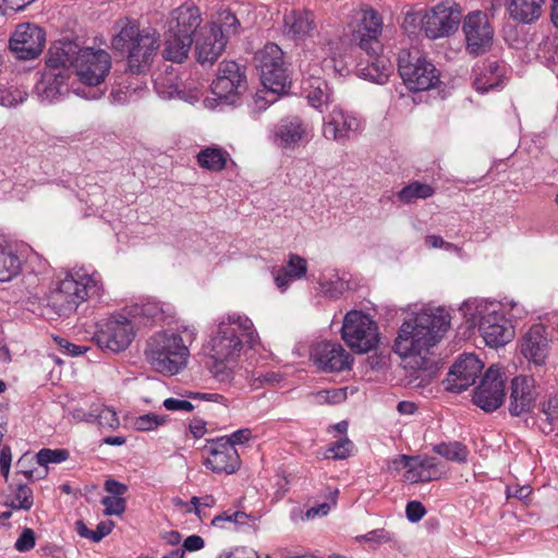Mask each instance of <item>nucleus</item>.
Instances as JSON below:
<instances>
[{
	"mask_svg": "<svg viewBox=\"0 0 558 558\" xmlns=\"http://www.w3.org/2000/svg\"><path fill=\"white\" fill-rule=\"evenodd\" d=\"M449 326L450 316L444 308H424L401 325L395 348L398 354L414 357L417 367L409 375L412 387L424 388L438 376L437 364L422 353L434 347Z\"/></svg>",
	"mask_w": 558,
	"mask_h": 558,
	"instance_id": "1",
	"label": "nucleus"
},
{
	"mask_svg": "<svg viewBox=\"0 0 558 558\" xmlns=\"http://www.w3.org/2000/svg\"><path fill=\"white\" fill-rule=\"evenodd\" d=\"M257 332L252 320L239 314H229L222 318L211 331L205 345L208 356L213 360L210 371L219 381H230L233 368L244 344L253 348Z\"/></svg>",
	"mask_w": 558,
	"mask_h": 558,
	"instance_id": "2",
	"label": "nucleus"
},
{
	"mask_svg": "<svg viewBox=\"0 0 558 558\" xmlns=\"http://www.w3.org/2000/svg\"><path fill=\"white\" fill-rule=\"evenodd\" d=\"M74 52L75 47L68 43H53L49 48L46 68L34 87V93L41 102L59 101L71 89L86 99H98L101 96L98 90L86 93L85 89L74 87V83L70 82L72 70L66 66V61Z\"/></svg>",
	"mask_w": 558,
	"mask_h": 558,
	"instance_id": "3",
	"label": "nucleus"
},
{
	"mask_svg": "<svg viewBox=\"0 0 558 558\" xmlns=\"http://www.w3.org/2000/svg\"><path fill=\"white\" fill-rule=\"evenodd\" d=\"M102 283L97 272H69L47 294V307L59 317H70L81 304L99 296Z\"/></svg>",
	"mask_w": 558,
	"mask_h": 558,
	"instance_id": "4",
	"label": "nucleus"
},
{
	"mask_svg": "<svg viewBox=\"0 0 558 558\" xmlns=\"http://www.w3.org/2000/svg\"><path fill=\"white\" fill-rule=\"evenodd\" d=\"M111 45L116 51L126 56L128 70L138 74L149 66L160 47V36L151 27L141 29L137 24L128 23L112 38Z\"/></svg>",
	"mask_w": 558,
	"mask_h": 558,
	"instance_id": "5",
	"label": "nucleus"
},
{
	"mask_svg": "<svg viewBox=\"0 0 558 558\" xmlns=\"http://www.w3.org/2000/svg\"><path fill=\"white\" fill-rule=\"evenodd\" d=\"M461 312L470 327H477L485 343L493 348L510 342L514 330L500 313V304L484 300L465 301Z\"/></svg>",
	"mask_w": 558,
	"mask_h": 558,
	"instance_id": "6",
	"label": "nucleus"
},
{
	"mask_svg": "<svg viewBox=\"0 0 558 558\" xmlns=\"http://www.w3.org/2000/svg\"><path fill=\"white\" fill-rule=\"evenodd\" d=\"M145 354L153 369L171 376L186 366L190 350L180 335L158 332L149 339Z\"/></svg>",
	"mask_w": 558,
	"mask_h": 558,
	"instance_id": "7",
	"label": "nucleus"
},
{
	"mask_svg": "<svg viewBox=\"0 0 558 558\" xmlns=\"http://www.w3.org/2000/svg\"><path fill=\"white\" fill-rule=\"evenodd\" d=\"M56 43H68L75 47V52L66 61V66L74 69L81 84L85 87H96V90L102 94V90L98 87L105 82L111 69L110 54L102 49L82 48L76 41L70 39H60ZM94 90L92 89L88 93Z\"/></svg>",
	"mask_w": 558,
	"mask_h": 558,
	"instance_id": "8",
	"label": "nucleus"
},
{
	"mask_svg": "<svg viewBox=\"0 0 558 558\" xmlns=\"http://www.w3.org/2000/svg\"><path fill=\"white\" fill-rule=\"evenodd\" d=\"M398 71L405 86L413 92L427 90L439 82L437 69L418 50H401Z\"/></svg>",
	"mask_w": 558,
	"mask_h": 558,
	"instance_id": "9",
	"label": "nucleus"
},
{
	"mask_svg": "<svg viewBox=\"0 0 558 558\" xmlns=\"http://www.w3.org/2000/svg\"><path fill=\"white\" fill-rule=\"evenodd\" d=\"M341 336L344 342L356 353H367L379 342L376 323L361 311H350L343 318Z\"/></svg>",
	"mask_w": 558,
	"mask_h": 558,
	"instance_id": "10",
	"label": "nucleus"
},
{
	"mask_svg": "<svg viewBox=\"0 0 558 558\" xmlns=\"http://www.w3.org/2000/svg\"><path fill=\"white\" fill-rule=\"evenodd\" d=\"M135 337L134 324L123 313H113L97 324L94 339L98 347L113 353L129 348Z\"/></svg>",
	"mask_w": 558,
	"mask_h": 558,
	"instance_id": "11",
	"label": "nucleus"
},
{
	"mask_svg": "<svg viewBox=\"0 0 558 558\" xmlns=\"http://www.w3.org/2000/svg\"><path fill=\"white\" fill-rule=\"evenodd\" d=\"M254 59L264 86L276 94L283 92L289 85V76L281 48L274 43H269L256 52Z\"/></svg>",
	"mask_w": 558,
	"mask_h": 558,
	"instance_id": "12",
	"label": "nucleus"
},
{
	"mask_svg": "<svg viewBox=\"0 0 558 558\" xmlns=\"http://www.w3.org/2000/svg\"><path fill=\"white\" fill-rule=\"evenodd\" d=\"M420 21L428 38L446 37L458 29L461 10L453 2H440L420 17Z\"/></svg>",
	"mask_w": 558,
	"mask_h": 558,
	"instance_id": "13",
	"label": "nucleus"
},
{
	"mask_svg": "<svg viewBox=\"0 0 558 558\" xmlns=\"http://www.w3.org/2000/svg\"><path fill=\"white\" fill-rule=\"evenodd\" d=\"M45 45V31L32 23L17 25L9 41L11 51L20 60L36 59L43 52Z\"/></svg>",
	"mask_w": 558,
	"mask_h": 558,
	"instance_id": "14",
	"label": "nucleus"
},
{
	"mask_svg": "<svg viewBox=\"0 0 558 558\" xmlns=\"http://www.w3.org/2000/svg\"><path fill=\"white\" fill-rule=\"evenodd\" d=\"M505 378L497 365H492L484 374L473 393V402L485 412L500 408L505 400Z\"/></svg>",
	"mask_w": 558,
	"mask_h": 558,
	"instance_id": "15",
	"label": "nucleus"
},
{
	"mask_svg": "<svg viewBox=\"0 0 558 558\" xmlns=\"http://www.w3.org/2000/svg\"><path fill=\"white\" fill-rule=\"evenodd\" d=\"M210 88L219 100L232 102L233 97L246 89L244 69L234 61L221 62Z\"/></svg>",
	"mask_w": 558,
	"mask_h": 558,
	"instance_id": "16",
	"label": "nucleus"
},
{
	"mask_svg": "<svg viewBox=\"0 0 558 558\" xmlns=\"http://www.w3.org/2000/svg\"><path fill=\"white\" fill-rule=\"evenodd\" d=\"M466 50L474 56L485 53L493 45L494 29L481 11L469 13L463 22Z\"/></svg>",
	"mask_w": 558,
	"mask_h": 558,
	"instance_id": "17",
	"label": "nucleus"
},
{
	"mask_svg": "<svg viewBox=\"0 0 558 558\" xmlns=\"http://www.w3.org/2000/svg\"><path fill=\"white\" fill-rule=\"evenodd\" d=\"M204 452L207 453L204 465L214 473L233 474L240 469L239 452L226 437L210 440Z\"/></svg>",
	"mask_w": 558,
	"mask_h": 558,
	"instance_id": "18",
	"label": "nucleus"
},
{
	"mask_svg": "<svg viewBox=\"0 0 558 558\" xmlns=\"http://www.w3.org/2000/svg\"><path fill=\"white\" fill-rule=\"evenodd\" d=\"M314 364L326 373H340L351 368L352 355L338 342L322 341L311 351Z\"/></svg>",
	"mask_w": 558,
	"mask_h": 558,
	"instance_id": "19",
	"label": "nucleus"
},
{
	"mask_svg": "<svg viewBox=\"0 0 558 558\" xmlns=\"http://www.w3.org/2000/svg\"><path fill=\"white\" fill-rule=\"evenodd\" d=\"M383 32V20L374 9L362 11V16L356 29L353 32V40L368 56L381 52L383 46L379 37Z\"/></svg>",
	"mask_w": 558,
	"mask_h": 558,
	"instance_id": "20",
	"label": "nucleus"
},
{
	"mask_svg": "<svg viewBox=\"0 0 558 558\" xmlns=\"http://www.w3.org/2000/svg\"><path fill=\"white\" fill-rule=\"evenodd\" d=\"M484 364L475 354L461 356L450 368L447 376V389L462 392L472 386L482 373Z\"/></svg>",
	"mask_w": 558,
	"mask_h": 558,
	"instance_id": "21",
	"label": "nucleus"
},
{
	"mask_svg": "<svg viewBox=\"0 0 558 558\" xmlns=\"http://www.w3.org/2000/svg\"><path fill=\"white\" fill-rule=\"evenodd\" d=\"M539 392L531 376H517L511 380L509 412L512 416L529 413L535 405Z\"/></svg>",
	"mask_w": 558,
	"mask_h": 558,
	"instance_id": "22",
	"label": "nucleus"
},
{
	"mask_svg": "<svg viewBox=\"0 0 558 558\" xmlns=\"http://www.w3.org/2000/svg\"><path fill=\"white\" fill-rule=\"evenodd\" d=\"M308 125L296 116L281 119L272 130V142L280 148H294L308 142Z\"/></svg>",
	"mask_w": 558,
	"mask_h": 558,
	"instance_id": "23",
	"label": "nucleus"
},
{
	"mask_svg": "<svg viewBox=\"0 0 558 558\" xmlns=\"http://www.w3.org/2000/svg\"><path fill=\"white\" fill-rule=\"evenodd\" d=\"M361 123L352 113L344 111L339 106H333L332 110L324 120L323 133L328 140L343 142L352 133L359 131Z\"/></svg>",
	"mask_w": 558,
	"mask_h": 558,
	"instance_id": "24",
	"label": "nucleus"
},
{
	"mask_svg": "<svg viewBox=\"0 0 558 558\" xmlns=\"http://www.w3.org/2000/svg\"><path fill=\"white\" fill-rule=\"evenodd\" d=\"M227 46L226 36L216 26L205 27L196 39L195 51L197 61L202 65H213Z\"/></svg>",
	"mask_w": 558,
	"mask_h": 558,
	"instance_id": "25",
	"label": "nucleus"
},
{
	"mask_svg": "<svg viewBox=\"0 0 558 558\" xmlns=\"http://www.w3.org/2000/svg\"><path fill=\"white\" fill-rule=\"evenodd\" d=\"M521 353L535 365H543L548 355L549 340L546 328L541 325L532 326L523 336L520 344Z\"/></svg>",
	"mask_w": 558,
	"mask_h": 558,
	"instance_id": "26",
	"label": "nucleus"
},
{
	"mask_svg": "<svg viewBox=\"0 0 558 558\" xmlns=\"http://www.w3.org/2000/svg\"><path fill=\"white\" fill-rule=\"evenodd\" d=\"M202 23L199 10L194 5H181L170 13L168 33L194 38Z\"/></svg>",
	"mask_w": 558,
	"mask_h": 558,
	"instance_id": "27",
	"label": "nucleus"
},
{
	"mask_svg": "<svg viewBox=\"0 0 558 558\" xmlns=\"http://www.w3.org/2000/svg\"><path fill=\"white\" fill-rule=\"evenodd\" d=\"M286 35L295 40L304 41L316 28L315 15L308 10H293L283 19Z\"/></svg>",
	"mask_w": 558,
	"mask_h": 558,
	"instance_id": "28",
	"label": "nucleus"
},
{
	"mask_svg": "<svg viewBox=\"0 0 558 558\" xmlns=\"http://www.w3.org/2000/svg\"><path fill=\"white\" fill-rule=\"evenodd\" d=\"M473 86L482 94L498 88L504 78V68L497 60L487 59L473 70Z\"/></svg>",
	"mask_w": 558,
	"mask_h": 558,
	"instance_id": "29",
	"label": "nucleus"
},
{
	"mask_svg": "<svg viewBox=\"0 0 558 558\" xmlns=\"http://www.w3.org/2000/svg\"><path fill=\"white\" fill-rule=\"evenodd\" d=\"M545 0H508L510 16L521 23H532L539 19Z\"/></svg>",
	"mask_w": 558,
	"mask_h": 558,
	"instance_id": "30",
	"label": "nucleus"
},
{
	"mask_svg": "<svg viewBox=\"0 0 558 558\" xmlns=\"http://www.w3.org/2000/svg\"><path fill=\"white\" fill-rule=\"evenodd\" d=\"M416 461L412 462L410 470L405 472V480L411 483L429 482L440 477L437 469V460L434 457H415Z\"/></svg>",
	"mask_w": 558,
	"mask_h": 558,
	"instance_id": "31",
	"label": "nucleus"
},
{
	"mask_svg": "<svg viewBox=\"0 0 558 558\" xmlns=\"http://www.w3.org/2000/svg\"><path fill=\"white\" fill-rule=\"evenodd\" d=\"M229 158V153L218 146L205 147L196 155L198 166L211 172L222 171L227 167Z\"/></svg>",
	"mask_w": 558,
	"mask_h": 558,
	"instance_id": "32",
	"label": "nucleus"
},
{
	"mask_svg": "<svg viewBox=\"0 0 558 558\" xmlns=\"http://www.w3.org/2000/svg\"><path fill=\"white\" fill-rule=\"evenodd\" d=\"M192 44V37L180 35L175 36V34H170L167 32L163 58L180 63L187 58Z\"/></svg>",
	"mask_w": 558,
	"mask_h": 558,
	"instance_id": "33",
	"label": "nucleus"
},
{
	"mask_svg": "<svg viewBox=\"0 0 558 558\" xmlns=\"http://www.w3.org/2000/svg\"><path fill=\"white\" fill-rule=\"evenodd\" d=\"M369 56L367 64L360 69L361 76L377 84H385L390 75L391 66L387 58L379 54Z\"/></svg>",
	"mask_w": 558,
	"mask_h": 558,
	"instance_id": "34",
	"label": "nucleus"
},
{
	"mask_svg": "<svg viewBox=\"0 0 558 558\" xmlns=\"http://www.w3.org/2000/svg\"><path fill=\"white\" fill-rule=\"evenodd\" d=\"M11 493L7 496L4 505L14 510L28 511L34 505L33 490L26 484L10 486Z\"/></svg>",
	"mask_w": 558,
	"mask_h": 558,
	"instance_id": "35",
	"label": "nucleus"
},
{
	"mask_svg": "<svg viewBox=\"0 0 558 558\" xmlns=\"http://www.w3.org/2000/svg\"><path fill=\"white\" fill-rule=\"evenodd\" d=\"M20 271V257L8 245L0 243V281H9L17 276Z\"/></svg>",
	"mask_w": 558,
	"mask_h": 558,
	"instance_id": "36",
	"label": "nucleus"
},
{
	"mask_svg": "<svg viewBox=\"0 0 558 558\" xmlns=\"http://www.w3.org/2000/svg\"><path fill=\"white\" fill-rule=\"evenodd\" d=\"M435 190L429 184L414 181L401 189L397 193V197L402 204L408 205L414 203L417 199H426L433 196Z\"/></svg>",
	"mask_w": 558,
	"mask_h": 558,
	"instance_id": "37",
	"label": "nucleus"
},
{
	"mask_svg": "<svg viewBox=\"0 0 558 558\" xmlns=\"http://www.w3.org/2000/svg\"><path fill=\"white\" fill-rule=\"evenodd\" d=\"M306 98L313 108L323 111L324 107L331 102L328 84L320 78H315L313 84H311Z\"/></svg>",
	"mask_w": 558,
	"mask_h": 558,
	"instance_id": "38",
	"label": "nucleus"
},
{
	"mask_svg": "<svg viewBox=\"0 0 558 558\" xmlns=\"http://www.w3.org/2000/svg\"><path fill=\"white\" fill-rule=\"evenodd\" d=\"M433 450L445 459L457 463L466 462L469 456L466 446L460 441L440 442L434 446Z\"/></svg>",
	"mask_w": 558,
	"mask_h": 558,
	"instance_id": "39",
	"label": "nucleus"
},
{
	"mask_svg": "<svg viewBox=\"0 0 558 558\" xmlns=\"http://www.w3.org/2000/svg\"><path fill=\"white\" fill-rule=\"evenodd\" d=\"M26 89L17 85H0V105L3 107H15L27 98Z\"/></svg>",
	"mask_w": 558,
	"mask_h": 558,
	"instance_id": "40",
	"label": "nucleus"
},
{
	"mask_svg": "<svg viewBox=\"0 0 558 558\" xmlns=\"http://www.w3.org/2000/svg\"><path fill=\"white\" fill-rule=\"evenodd\" d=\"M209 26H216L219 28L221 36H226V39L228 40L230 35L239 33L240 22L232 12L225 10L219 13L218 22L211 23Z\"/></svg>",
	"mask_w": 558,
	"mask_h": 558,
	"instance_id": "41",
	"label": "nucleus"
},
{
	"mask_svg": "<svg viewBox=\"0 0 558 558\" xmlns=\"http://www.w3.org/2000/svg\"><path fill=\"white\" fill-rule=\"evenodd\" d=\"M137 316L146 319L145 324H155L163 318V311L159 303L147 302L142 305H137L134 308Z\"/></svg>",
	"mask_w": 558,
	"mask_h": 558,
	"instance_id": "42",
	"label": "nucleus"
},
{
	"mask_svg": "<svg viewBox=\"0 0 558 558\" xmlns=\"http://www.w3.org/2000/svg\"><path fill=\"white\" fill-rule=\"evenodd\" d=\"M290 278L296 280L305 276L307 271V262L305 258L291 254L286 266L281 268Z\"/></svg>",
	"mask_w": 558,
	"mask_h": 558,
	"instance_id": "43",
	"label": "nucleus"
},
{
	"mask_svg": "<svg viewBox=\"0 0 558 558\" xmlns=\"http://www.w3.org/2000/svg\"><path fill=\"white\" fill-rule=\"evenodd\" d=\"M37 462L40 465H47L49 463H60L69 458V451L66 449H48L44 448L37 453Z\"/></svg>",
	"mask_w": 558,
	"mask_h": 558,
	"instance_id": "44",
	"label": "nucleus"
},
{
	"mask_svg": "<svg viewBox=\"0 0 558 558\" xmlns=\"http://www.w3.org/2000/svg\"><path fill=\"white\" fill-rule=\"evenodd\" d=\"M96 423L102 427L116 428L119 426L117 413L107 407L96 405Z\"/></svg>",
	"mask_w": 558,
	"mask_h": 558,
	"instance_id": "45",
	"label": "nucleus"
},
{
	"mask_svg": "<svg viewBox=\"0 0 558 558\" xmlns=\"http://www.w3.org/2000/svg\"><path fill=\"white\" fill-rule=\"evenodd\" d=\"M166 422L165 417L155 413H148L138 416L134 422V427L137 430L146 432L151 430Z\"/></svg>",
	"mask_w": 558,
	"mask_h": 558,
	"instance_id": "46",
	"label": "nucleus"
},
{
	"mask_svg": "<svg viewBox=\"0 0 558 558\" xmlns=\"http://www.w3.org/2000/svg\"><path fill=\"white\" fill-rule=\"evenodd\" d=\"M541 411L546 416L548 422V429L543 427V432L549 433L553 430V425L558 421V398H549L547 401L542 403Z\"/></svg>",
	"mask_w": 558,
	"mask_h": 558,
	"instance_id": "47",
	"label": "nucleus"
},
{
	"mask_svg": "<svg viewBox=\"0 0 558 558\" xmlns=\"http://www.w3.org/2000/svg\"><path fill=\"white\" fill-rule=\"evenodd\" d=\"M101 504L105 506L106 515H121L126 508L125 499L122 497L106 496Z\"/></svg>",
	"mask_w": 558,
	"mask_h": 558,
	"instance_id": "48",
	"label": "nucleus"
},
{
	"mask_svg": "<svg viewBox=\"0 0 558 558\" xmlns=\"http://www.w3.org/2000/svg\"><path fill=\"white\" fill-rule=\"evenodd\" d=\"M353 447V442L348 437H344L332 442L328 452H330L335 459H345L351 454Z\"/></svg>",
	"mask_w": 558,
	"mask_h": 558,
	"instance_id": "49",
	"label": "nucleus"
},
{
	"mask_svg": "<svg viewBox=\"0 0 558 558\" xmlns=\"http://www.w3.org/2000/svg\"><path fill=\"white\" fill-rule=\"evenodd\" d=\"M35 544H36L35 532L29 527H25L22 531L21 535L17 537V539L14 544V548L20 553H26V551H29L31 549H33L35 547Z\"/></svg>",
	"mask_w": 558,
	"mask_h": 558,
	"instance_id": "50",
	"label": "nucleus"
},
{
	"mask_svg": "<svg viewBox=\"0 0 558 558\" xmlns=\"http://www.w3.org/2000/svg\"><path fill=\"white\" fill-rule=\"evenodd\" d=\"M320 287L324 294L331 299H338L344 291V283L339 279L323 281Z\"/></svg>",
	"mask_w": 558,
	"mask_h": 558,
	"instance_id": "51",
	"label": "nucleus"
},
{
	"mask_svg": "<svg viewBox=\"0 0 558 558\" xmlns=\"http://www.w3.org/2000/svg\"><path fill=\"white\" fill-rule=\"evenodd\" d=\"M426 513V510L422 502L413 500L408 502L405 507V514L410 522H418Z\"/></svg>",
	"mask_w": 558,
	"mask_h": 558,
	"instance_id": "52",
	"label": "nucleus"
},
{
	"mask_svg": "<svg viewBox=\"0 0 558 558\" xmlns=\"http://www.w3.org/2000/svg\"><path fill=\"white\" fill-rule=\"evenodd\" d=\"M58 347L65 353H68L69 355H72V356H78V355H82L84 354L88 348L85 347V345H76L74 343H71L69 340L64 339V338H54Z\"/></svg>",
	"mask_w": 558,
	"mask_h": 558,
	"instance_id": "53",
	"label": "nucleus"
},
{
	"mask_svg": "<svg viewBox=\"0 0 558 558\" xmlns=\"http://www.w3.org/2000/svg\"><path fill=\"white\" fill-rule=\"evenodd\" d=\"M163 407L168 411H183L191 412L195 409V405L189 400H181L175 398H168L163 401Z\"/></svg>",
	"mask_w": 558,
	"mask_h": 558,
	"instance_id": "54",
	"label": "nucleus"
},
{
	"mask_svg": "<svg viewBox=\"0 0 558 558\" xmlns=\"http://www.w3.org/2000/svg\"><path fill=\"white\" fill-rule=\"evenodd\" d=\"M70 414L77 422L96 423V405H93L88 411L83 408H74Z\"/></svg>",
	"mask_w": 558,
	"mask_h": 558,
	"instance_id": "55",
	"label": "nucleus"
},
{
	"mask_svg": "<svg viewBox=\"0 0 558 558\" xmlns=\"http://www.w3.org/2000/svg\"><path fill=\"white\" fill-rule=\"evenodd\" d=\"M359 541L375 542V543H387L391 539L389 533L384 529L373 530L360 537Z\"/></svg>",
	"mask_w": 558,
	"mask_h": 558,
	"instance_id": "56",
	"label": "nucleus"
},
{
	"mask_svg": "<svg viewBox=\"0 0 558 558\" xmlns=\"http://www.w3.org/2000/svg\"><path fill=\"white\" fill-rule=\"evenodd\" d=\"M414 461H416V458L414 457L399 454L389 462L388 468L393 471H400L402 469H407L408 471Z\"/></svg>",
	"mask_w": 558,
	"mask_h": 558,
	"instance_id": "57",
	"label": "nucleus"
},
{
	"mask_svg": "<svg viewBox=\"0 0 558 558\" xmlns=\"http://www.w3.org/2000/svg\"><path fill=\"white\" fill-rule=\"evenodd\" d=\"M246 518V514L244 512H241V511H235V512H232V513H229V512H223L217 517H215L211 521V524L215 525V526H220L222 527V523L223 522H239L240 519H245Z\"/></svg>",
	"mask_w": 558,
	"mask_h": 558,
	"instance_id": "58",
	"label": "nucleus"
},
{
	"mask_svg": "<svg viewBox=\"0 0 558 558\" xmlns=\"http://www.w3.org/2000/svg\"><path fill=\"white\" fill-rule=\"evenodd\" d=\"M183 396L197 401L223 402L226 400L225 397L219 393L186 391Z\"/></svg>",
	"mask_w": 558,
	"mask_h": 558,
	"instance_id": "59",
	"label": "nucleus"
},
{
	"mask_svg": "<svg viewBox=\"0 0 558 558\" xmlns=\"http://www.w3.org/2000/svg\"><path fill=\"white\" fill-rule=\"evenodd\" d=\"M114 527V522L111 520L101 521L98 523L93 533L92 541L95 543L100 542L105 536L109 535Z\"/></svg>",
	"mask_w": 558,
	"mask_h": 558,
	"instance_id": "60",
	"label": "nucleus"
},
{
	"mask_svg": "<svg viewBox=\"0 0 558 558\" xmlns=\"http://www.w3.org/2000/svg\"><path fill=\"white\" fill-rule=\"evenodd\" d=\"M12 454L10 447L5 446L0 451V473L8 481Z\"/></svg>",
	"mask_w": 558,
	"mask_h": 558,
	"instance_id": "61",
	"label": "nucleus"
},
{
	"mask_svg": "<svg viewBox=\"0 0 558 558\" xmlns=\"http://www.w3.org/2000/svg\"><path fill=\"white\" fill-rule=\"evenodd\" d=\"M225 437L235 448V445H243V444L247 442L252 437V432L250 428H242V429L235 430L229 437H227V436H225Z\"/></svg>",
	"mask_w": 558,
	"mask_h": 558,
	"instance_id": "62",
	"label": "nucleus"
},
{
	"mask_svg": "<svg viewBox=\"0 0 558 558\" xmlns=\"http://www.w3.org/2000/svg\"><path fill=\"white\" fill-rule=\"evenodd\" d=\"M331 509V505L328 502H323L318 506L312 507L305 510V519L308 521L315 520L318 517H326Z\"/></svg>",
	"mask_w": 558,
	"mask_h": 558,
	"instance_id": "63",
	"label": "nucleus"
},
{
	"mask_svg": "<svg viewBox=\"0 0 558 558\" xmlns=\"http://www.w3.org/2000/svg\"><path fill=\"white\" fill-rule=\"evenodd\" d=\"M105 489L111 494L112 497H122L128 492V486L111 478L106 481Z\"/></svg>",
	"mask_w": 558,
	"mask_h": 558,
	"instance_id": "64",
	"label": "nucleus"
}]
</instances>
